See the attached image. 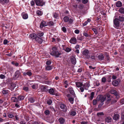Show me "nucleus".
I'll use <instances>...</instances> for the list:
<instances>
[{"label": "nucleus", "instance_id": "1", "mask_svg": "<svg viewBox=\"0 0 124 124\" xmlns=\"http://www.w3.org/2000/svg\"><path fill=\"white\" fill-rule=\"evenodd\" d=\"M50 54L51 55L55 56L57 57H59V55L61 54L58 52L56 48L53 47L52 51L50 53Z\"/></svg>", "mask_w": 124, "mask_h": 124}, {"label": "nucleus", "instance_id": "2", "mask_svg": "<svg viewBox=\"0 0 124 124\" xmlns=\"http://www.w3.org/2000/svg\"><path fill=\"white\" fill-rule=\"evenodd\" d=\"M89 51L87 49H85L82 51V54L86 58L90 60V56L89 55Z\"/></svg>", "mask_w": 124, "mask_h": 124}, {"label": "nucleus", "instance_id": "3", "mask_svg": "<svg viewBox=\"0 0 124 124\" xmlns=\"http://www.w3.org/2000/svg\"><path fill=\"white\" fill-rule=\"evenodd\" d=\"M113 23L114 24V27L117 29L120 28V22L118 21V18H115L113 20Z\"/></svg>", "mask_w": 124, "mask_h": 124}, {"label": "nucleus", "instance_id": "4", "mask_svg": "<svg viewBox=\"0 0 124 124\" xmlns=\"http://www.w3.org/2000/svg\"><path fill=\"white\" fill-rule=\"evenodd\" d=\"M34 1L36 5L37 6H42L45 4L44 2L41 0H34Z\"/></svg>", "mask_w": 124, "mask_h": 124}, {"label": "nucleus", "instance_id": "5", "mask_svg": "<svg viewBox=\"0 0 124 124\" xmlns=\"http://www.w3.org/2000/svg\"><path fill=\"white\" fill-rule=\"evenodd\" d=\"M120 82L121 80L119 79H118L116 80L113 81L112 83V84L114 86H116L118 85Z\"/></svg>", "mask_w": 124, "mask_h": 124}, {"label": "nucleus", "instance_id": "6", "mask_svg": "<svg viewBox=\"0 0 124 124\" xmlns=\"http://www.w3.org/2000/svg\"><path fill=\"white\" fill-rule=\"evenodd\" d=\"M40 89L42 92H46L48 91L47 87L43 85L40 86Z\"/></svg>", "mask_w": 124, "mask_h": 124}, {"label": "nucleus", "instance_id": "7", "mask_svg": "<svg viewBox=\"0 0 124 124\" xmlns=\"http://www.w3.org/2000/svg\"><path fill=\"white\" fill-rule=\"evenodd\" d=\"M71 62L73 64H75L76 62V61L75 57L74 56H71Z\"/></svg>", "mask_w": 124, "mask_h": 124}, {"label": "nucleus", "instance_id": "8", "mask_svg": "<svg viewBox=\"0 0 124 124\" xmlns=\"http://www.w3.org/2000/svg\"><path fill=\"white\" fill-rule=\"evenodd\" d=\"M90 86L88 82L86 83L85 84H83V86L84 87V89L86 90H88V88Z\"/></svg>", "mask_w": 124, "mask_h": 124}, {"label": "nucleus", "instance_id": "9", "mask_svg": "<svg viewBox=\"0 0 124 124\" xmlns=\"http://www.w3.org/2000/svg\"><path fill=\"white\" fill-rule=\"evenodd\" d=\"M60 107L61 109H62L63 111H66V107L65 105L63 104H61L60 105Z\"/></svg>", "mask_w": 124, "mask_h": 124}, {"label": "nucleus", "instance_id": "10", "mask_svg": "<svg viewBox=\"0 0 124 124\" xmlns=\"http://www.w3.org/2000/svg\"><path fill=\"white\" fill-rule=\"evenodd\" d=\"M35 40L39 44L41 43L42 42V39L41 38V37H38V36L36 38Z\"/></svg>", "mask_w": 124, "mask_h": 124}, {"label": "nucleus", "instance_id": "11", "mask_svg": "<svg viewBox=\"0 0 124 124\" xmlns=\"http://www.w3.org/2000/svg\"><path fill=\"white\" fill-rule=\"evenodd\" d=\"M70 42L71 43L75 44L77 42V39L75 38H72L70 40Z\"/></svg>", "mask_w": 124, "mask_h": 124}, {"label": "nucleus", "instance_id": "12", "mask_svg": "<svg viewBox=\"0 0 124 124\" xmlns=\"http://www.w3.org/2000/svg\"><path fill=\"white\" fill-rule=\"evenodd\" d=\"M47 25V24L44 21H42L40 25V28H42L43 27H44L46 26Z\"/></svg>", "mask_w": 124, "mask_h": 124}, {"label": "nucleus", "instance_id": "13", "mask_svg": "<svg viewBox=\"0 0 124 124\" xmlns=\"http://www.w3.org/2000/svg\"><path fill=\"white\" fill-rule=\"evenodd\" d=\"M68 89L70 93L73 95L74 94V92L72 87L70 86L68 88Z\"/></svg>", "mask_w": 124, "mask_h": 124}, {"label": "nucleus", "instance_id": "14", "mask_svg": "<svg viewBox=\"0 0 124 124\" xmlns=\"http://www.w3.org/2000/svg\"><path fill=\"white\" fill-rule=\"evenodd\" d=\"M75 84L76 86L78 87L79 88L83 86V84L81 82H76Z\"/></svg>", "mask_w": 124, "mask_h": 124}, {"label": "nucleus", "instance_id": "15", "mask_svg": "<svg viewBox=\"0 0 124 124\" xmlns=\"http://www.w3.org/2000/svg\"><path fill=\"white\" fill-rule=\"evenodd\" d=\"M48 120L49 122L51 123H52L54 122V119L53 116H51L48 118Z\"/></svg>", "mask_w": 124, "mask_h": 124}, {"label": "nucleus", "instance_id": "16", "mask_svg": "<svg viewBox=\"0 0 124 124\" xmlns=\"http://www.w3.org/2000/svg\"><path fill=\"white\" fill-rule=\"evenodd\" d=\"M11 100L13 102H18V99L17 98H16V97H12L11 98Z\"/></svg>", "mask_w": 124, "mask_h": 124}, {"label": "nucleus", "instance_id": "17", "mask_svg": "<svg viewBox=\"0 0 124 124\" xmlns=\"http://www.w3.org/2000/svg\"><path fill=\"white\" fill-rule=\"evenodd\" d=\"M29 36L30 38L33 39H35L36 38H37V36L36 34L35 33H32L30 34Z\"/></svg>", "mask_w": 124, "mask_h": 124}, {"label": "nucleus", "instance_id": "18", "mask_svg": "<svg viewBox=\"0 0 124 124\" xmlns=\"http://www.w3.org/2000/svg\"><path fill=\"white\" fill-rule=\"evenodd\" d=\"M111 118L109 116H108L106 117L105 119L106 122L107 123H110L112 121Z\"/></svg>", "mask_w": 124, "mask_h": 124}, {"label": "nucleus", "instance_id": "19", "mask_svg": "<svg viewBox=\"0 0 124 124\" xmlns=\"http://www.w3.org/2000/svg\"><path fill=\"white\" fill-rule=\"evenodd\" d=\"M119 117V114H116L114 115L113 116V119L114 120H116L118 119Z\"/></svg>", "mask_w": 124, "mask_h": 124}, {"label": "nucleus", "instance_id": "20", "mask_svg": "<svg viewBox=\"0 0 124 124\" xmlns=\"http://www.w3.org/2000/svg\"><path fill=\"white\" fill-rule=\"evenodd\" d=\"M23 17V19H26L28 18V15L25 13H23L22 14Z\"/></svg>", "mask_w": 124, "mask_h": 124}, {"label": "nucleus", "instance_id": "21", "mask_svg": "<svg viewBox=\"0 0 124 124\" xmlns=\"http://www.w3.org/2000/svg\"><path fill=\"white\" fill-rule=\"evenodd\" d=\"M116 5L118 7H120L122 5V3L120 1H118L116 3Z\"/></svg>", "mask_w": 124, "mask_h": 124}, {"label": "nucleus", "instance_id": "22", "mask_svg": "<svg viewBox=\"0 0 124 124\" xmlns=\"http://www.w3.org/2000/svg\"><path fill=\"white\" fill-rule=\"evenodd\" d=\"M58 121L61 124H64L65 122V120L62 117H61L59 119Z\"/></svg>", "mask_w": 124, "mask_h": 124}, {"label": "nucleus", "instance_id": "23", "mask_svg": "<svg viewBox=\"0 0 124 124\" xmlns=\"http://www.w3.org/2000/svg\"><path fill=\"white\" fill-rule=\"evenodd\" d=\"M110 92L111 93L114 94L116 96L117 95V92L114 89H112L111 90Z\"/></svg>", "mask_w": 124, "mask_h": 124}, {"label": "nucleus", "instance_id": "24", "mask_svg": "<svg viewBox=\"0 0 124 124\" xmlns=\"http://www.w3.org/2000/svg\"><path fill=\"white\" fill-rule=\"evenodd\" d=\"M23 74L24 76H26V75H27L29 76H30L32 75V73L30 71H27L26 73H24Z\"/></svg>", "mask_w": 124, "mask_h": 124}, {"label": "nucleus", "instance_id": "25", "mask_svg": "<svg viewBox=\"0 0 124 124\" xmlns=\"http://www.w3.org/2000/svg\"><path fill=\"white\" fill-rule=\"evenodd\" d=\"M118 21L122 22L124 21V17L122 16H119L118 17Z\"/></svg>", "mask_w": 124, "mask_h": 124}, {"label": "nucleus", "instance_id": "26", "mask_svg": "<svg viewBox=\"0 0 124 124\" xmlns=\"http://www.w3.org/2000/svg\"><path fill=\"white\" fill-rule=\"evenodd\" d=\"M49 92L50 94L52 95H54L55 94L54 90L52 88H50L49 89Z\"/></svg>", "mask_w": 124, "mask_h": 124}, {"label": "nucleus", "instance_id": "27", "mask_svg": "<svg viewBox=\"0 0 124 124\" xmlns=\"http://www.w3.org/2000/svg\"><path fill=\"white\" fill-rule=\"evenodd\" d=\"M17 98L18 100L19 101V100H23L24 98V96L21 95H19L17 97Z\"/></svg>", "mask_w": 124, "mask_h": 124}, {"label": "nucleus", "instance_id": "28", "mask_svg": "<svg viewBox=\"0 0 124 124\" xmlns=\"http://www.w3.org/2000/svg\"><path fill=\"white\" fill-rule=\"evenodd\" d=\"M104 56L102 54H100L98 56V58L99 60H103L104 58Z\"/></svg>", "mask_w": 124, "mask_h": 124}, {"label": "nucleus", "instance_id": "29", "mask_svg": "<svg viewBox=\"0 0 124 124\" xmlns=\"http://www.w3.org/2000/svg\"><path fill=\"white\" fill-rule=\"evenodd\" d=\"M29 101L31 103H33L34 102L35 99L34 98L31 97L29 99Z\"/></svg>", "mask_w": 124, "mask_h": 124}, {"label": "nucleus", "instance_id": "30", "mask_svg": "<svg viewBox=\"0 0 124 124\" xmlns=\"http://www.w3.org/2000/svg\"><path fill=\"white\" fill-rule=\"evenodd\" d=\"M46 70H50L52 69V68L51 66L49 65L46 66Z\"/></svg>", "mask_w": 124, "mask_h": 124}, {"label": "nucleus", "instance_id": "31", "mask_svg": "<svg viewBox=\"0 0 124 124\" xmlns=\"http://www.w3.org/2000/svg\"><path fill=\"white\" fill-rule=\"evenodd\" d=\"M8 2V0H0V2L3 4H4L5 3H7Z\"/></svg>", "mask_w": 124, "mask_h": 124}, {"label": "nucleus", "instance_id": "32", "mask_svg": "<svg viewBox=\"0 0 124 124\" xmlns=\"http://www.w3.org/2000/svg\"><path fill=\"white\" fill-rule=\"evenodd\" d=\"M119 11L121 13L124 14V8L122 7L120 8Z\"/></svg>", "mask_w": 124, "mask_h": 124}, {"label": "nucleus", "instance_id": "33", "mask_svg": "<svg viewBox=\"0 0 124 124\" xmlns=\"http://www.w3.org/2000/svg\"><path fill=\"white\" fill-rule=\"evenodd\" d=\"M76 111H71L70 113V115L72 116H75L76 114Z\"/></svg>", "mask_w": 124, "mask_h": 124}, {"label": "nucleus", "instance_id": "34", "mask_svg": "<svg viewBox=\"0 0 124 124\" xmlns=\"http://www.w3.org/2000/svg\"><path fill=\"white\" fill-rule=\"evenodd\" d=\"M69 18L67 16H65L63 18L64 21L65 22H68L69 21Z\"/></svg>", "mask_w": 124, "mask_h": 124}, {"label": "nucleus", "instance_id": "35", "mask_svg": "<svg viewBox=\"0 0 124 124\" xmlns=\"http://www.w3.org/2000/svg\"><path fill=\"white\" fill-rule=\"evenodd\" d=\"M94 94V92H92L91 94V96L89 97V99L90 100H92L93 99Z\"/></svg>", "mask_w": 124, "mask_h": 124}, {"label": "nucleus", "instance_id": "36", "mask_svg": "<svg viewBox=\"0 0 124 124\" xmlns=\"http://www.w3.org/2000/svg\"><path fill=\"white\" fill-rule=\"evenodd\" d=\"M59 14L55 12L53 14V16L55 18H57L59 16Z\"/></svg>", "mask_w": 124, "mask_h": 124}, {"label": "nucleus", "instance_id": "37", "mask_svg": "<svg viewBox=\"0 0 124 124\" xmlns=\"http://www.w3.org/2000/svg\"><path fill=\"white\" fill-rule=\"evenodd\" d=\"M2 93L3 94H8L9 92V91L8 90H3L2 91Z\"/></svg>", "mask_w": 124, "mask_h": 124}, {"label": "nucleus", "instance_id": "38", "mask_svg": "<svg viewBox=\"0 0 124 124\" xmlns=\"http://www.w3.org/2000/svg\"><path fill=\"white\" fill-rule=\"evenodd\" d=\"M74 99L72 97H70L69 99V101L72 104H73V103Z\"/></svg>", "mask_w": 124, "mask_h": 124}, {"label": "nucleus", "instance_id": "39", "mask_svg": "<svg viewBox=\"0 0 124 124\" xmlns=\"http://www.w3.org/2000/svg\"><path fill=\"white\" fill-rule=\"evenodd\" d=\"M103 96H101V95H99L98 96L97 98H96V99H97V100L98 101H100L101 100V99L103 98Z\"/></svg>", "mask_w": 124, "mask_h": 124}, {"label": "nucleus", "instance_id": "40", "mask_svg": "<svg viewBox=\"0 0 124 124\" xmlns=\"http://www.w3.org/2000/svg\"><path fill=\"white\" fill-rule=\"evenodd\" d=\"M97 115L98 116L100 117L101 116H103L104 114L103 112H100L98 113H97Z\"/></svg>", "mask_w": 124, "mask_h": 124}, {"label": "nucleus", "instance_id": "41", "mask_svg": "<svg viewBox=\"0 0 124 124\" xmlns=\"http://www.w3.org/2000/svg\"><path fill=\"white\" fill-rule=\"evenodd\" d=\"M71 50V49L70 48L67 47L66 48V49L65 50V51L67 52H70Z\"/></svg>", "mask_w": 124, "mask_h": 124}, {"label": "nucleus", "instance_id": "42", "mask_svg": "<svg viewBox=\"0 0 124 124\" xmlns=\"http://www.w3.org/2000/svg\"><path fill=\"white\" fill-rule=\"evenodd\" d=\"M52 100L50 99L47 100L46 101L47 103L49 105L51 104L52 103Z\"/></svg>", "mask_w": 124, "mask_h": 124}, {"label": "nucleus", "instance_id": "43", "mask_svg": "<svg viewBox=\"0 0 124 124\" xmlns=\"http://www.w3.org/2000/svg\"><path fill=\"white\" fill-rule=\"evenodd\" d=\"M48 24L50 26H53L54 25V23L53 22L50 21L48 22Z\"/></svg>", "mask_w": 124, "mask_h": 124}, {"label": "nucleus", "instance_id": "44", "mask_svg": "<svg viewBox=\"0 0 124 124\" xmlns=\"http://www.w3.org/2000/svg\"><path fill=\"white\" fill-rule=\"evenodd\" d=\"M121 118L122 119H124V111H122L121 112Z\"/></svg>", "mask_w": 124, "mask_h": 124}, {"label": "nucleus", "instance_id": "45", "mask_svg": "<svg viewBox=\"0 0 124 124\" xmlns=\"http://www.w3.org/2000/svg\"><path fill=\"white\" fill-rule=\"evenodd\" d=\"M23 89L26 91H29V88L28 87L24 86L23 88Z\"/></svg>", "mask_w": 124, "mask_h": 124}, {"label": "nucleus", "instance_id": "46", "mask_svg": "<svg viewBox=\"0 0 124 124\" xmlns=\"http://www.w3.org/2000/svg\"><path fill=\"white\" fill-rule=\"evenodd\" d=\"M44 113L46 115H48L50 113V111L49 110H46L45 111Z\"/></svg>", "mask_w": 124, "mask_h": 124}, {"label": "nucleus", "instance_id": "47", "mask_svg": "<svg viewBox=\"0 0 124 124\" xmlns=\"http://www.w3.org/2000/svg\"><path fill=\"white\" fill-rule=\"evenodd\" d=\"M84 7V5L82 4H80L78 5V8L81 9H82Z\"/></svg>", "mask_w": 124, "mask_h": 124}, {"label": "nucleus", "instance_id": "48", "mask_svg": "<svg viewBox=\"0 0 124 124\" xmlns=\"http://www.w3.org/2000/svg\"><path fill=\"white\" fill-rule=\"evenodd\" d=\"M92 30L94 32V33L95 34H96L97 33V32L96 29L94 28H92Z\"/></svg>", "mask_w": 124, "mask_h": 124}, {"label": "nucleus", "instance_id": "49", "mask_svg": "<svg viewBox=\"0 0 124 124\" xmlns=\"http://www.w3.org/2000/svg\"><path fill=\"white\" fill-rule=\"evenodd\" d=\"M5 76L2 74H1L0 76V78L1 79H4L5 78Z\"/></svg>", "mask_w": 124, "mask_h": 124}, {"label": "nucleus", "instance_id": "50", "mask_svg": "<svg viewBox=\"0 0 124 124\" xmlns=\"http://www.w3.org/2000/svg\"><path fill=\"white\" fill-rule=\"evenodd\" d=\"M44 34L43 32H40L38 33V36H40V37L42 36Z\"/></svg>", "mask_w": 124, "mask_h": 124}, {"label": "nucleus", "instance_id": "51", "mask_svg": "<svg viewBox=\"0 0 124 124\" xmlns=\"http://www.w3.org/2000/svg\"><path fill=\"white\" fill-rule=\"evenodd\" d=\"M62 30L64 32H65L66 31V29L65 27H62Z\"/></svg>", "mask_w": 124, "mask_h": 124}, {"label": "nucleus", "instance_id": "52", "mask_svg": "<svg viewBox=\"0 0 124 124\" xmlns=\"http://www.w3.org/2000/svg\"><path fill=\"white\" fill-rule=\"evenodd\" d=\"M106 80V78L105 77H103L102 78L101 81L102 82L104 83L105 82Z\"/></svg>", "mask_w": 124, "mask_h": 124}, {"label": "nucleus", "instance_id": "53", "mask_svg": "<svg viewBox=\"0 0 124 124\" xmlns=\"http://www.w3.org/2000/svg\"><path fill=\"white\" fill-rule=\"evenodd\" d=\"M97 103V101L95 99H94L93 101V105H95Z\"/></svg>", "mask_w": 124, "mask_h": 124}, {"label": "nucleus", "instance_id": "54", "mask_svg": "<svg viewBox=\"0 0 124 124\" xmlns=\"http://www.w3.org/2000/svg\"><path fill=\"white\" fill-rule=\"evenodd\" d=\"M80 90L81 92H84V88L83 87H81L80 88Z\"/></svg>", "mask_w": 124, "mask_h": 124}, {"label": "nucleus", "instance_id": "55", "mask_svg": "<svg viewBox=\"0 0 124 124\" xmlns=\"http://www.w3.org/2000/svg\"><path fill=\"white\" fill-rule=\"evenodd\" d=\"M37 14L39 15H40L41 14V11L38 10L37 11Z\"/></svg>", "mask_w": 124, "mask_h": 124}, {"label": "nucleus", "instance_id": "56", "mask_svg": "<svg viewBox=\"0 0 124 124\" xmlns=\"http://www.w3.org/2000/svg\"><path fill=\"white\" fill-rule=\"evenodd\" d=\"M82 2L84 4L86 3L88 1V0H82Z\"/></svg>", "mask_w": 124, "mask_h": 124}, {"label": "nucleus", "instance_id": "57", "mask_svg": "<svg viewBox=\"0 0 124 124\" xmlns=\"http://www.w3.org/2000/svg\"><path fill=\"white\" fill-rule=\"evenodd\" d=\"M8 43V41L6 39H5L4 40L3 44L4 45L7 44Z\"/></svg>", "mask_w": 124, "mask_h": 124}, {"label": "nucleus", "instance_id": "58", "mask_svg": "<svg viewBox=\"0 0 124 124\" xmlns=\"http://www.w3.org/2000/svg\"><path fill=\"white\" fill-rule=\"evenodd\" d=\"M91 58L92 60H94L95 59V56L94 55H92L91 57H90V59Z\"/></svg>", "mask_w": 124, "mask_h": 124}, {"label": "nucleus", "instance_id": "59", "mask_svg": "<svg viewBox=\"0 0 124 124\" xmlns=\"http://www.w3.org/2000/svg\"><path fill=\"white\" fill-rule=\"evenodd\" d=\"M20 124H26V123L24 121H22L20 122Z\"/></svg>", "mask_w": 124, "mask_h": 124}, {"label": "nucleus", "instance_id": "60", "mask_svg": "<svg viewBox=\"0 0 124 124\" xmlns=\"http://www.w3.org/2000/svg\"><path fill=\"white\" fill-rule=\"evenodd\" d=\"M51 63V61H47L46 62V64L47 65H50Z\"/></svg>", "mask_w": 124, "mask_h": 124}, {"label": "nucleus", "instance_id": "61", "mask_svg": "<svg viewBox=\"0 0 124 124\" xmlns=\"http://www.w3.org/2000/svg\"><path fill=\"white\" fill-rule=\"evenodd\" d=\"M15 106L16 108H19L20 106L19 104L18 103H16L15 104Z\"/></svg>", "mask_w": 124, "mask_h": 124}, {"label": "nucleus", "instance_id": "62", "mask_svg": "<svg viewBox=\"0 0 124 124\" xmlns=\"http://www.w3.org/2000/svg\"><path fill=\"white\" fill-rule=\"evenodd\" d=\"M31 6H33L35 5L34 2V1L32 0L31 1Z\"/></svg>", "mask_w": 124, "mask_h": 124}, {"label": "nucleus", "instance_id": "63", "mask_svg": "<svg viewBox=\"0 0 124 124\" xmlns=\"http://www.w3.org/2000/svg\"><path fill=\"white\" fill-rule=\"evenodd\" d=\"M84 36H85L86 37H88V34L86 32H84L83 33Z\"/></svg>", "mask_w": 124, "mask_h": 124}, {"label": "nucleus", "instance_id": "64", "mask_svg": "<svg viewBox=\"0 0 124 124\" xmlns=\"http://www.w3.org/2000/svg\"><path fill=\"white\" fill-rule=\"evenodd\" d=\"M75 32L76 34H78L79 32V31L78 30H75Z\"/></svg>", "mask_w": 124, "mask_h": 124}]
</instances>
